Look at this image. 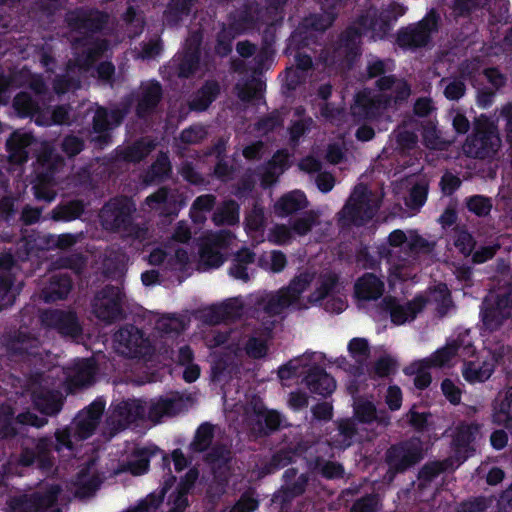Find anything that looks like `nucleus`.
Listing matches in <instances>:
<instances>
[{"label": "nucleus", "instance_id": "nucleus-1", "mask_svg": "<svg viewBox=\"0 0 512 512\" xmlns=\"http://www.w3.org/2000/svg\"><path fill=\"white\" fill-rule=\"evenodd\" d=\"M424 442L419 436H412L390 445L384 454L387 476L393 479L420 463L424 458Z\"/></svg>", "mask_w": 512, "mask_h": 512}, {"label": "nucleus", "instance_id": "nucleus-2", "mask_svg": "<svg viewBox=\"0 0 512 512\" xmlns=\"http://www.w3.org/2000/svg\"><path fill=\"white\" fill-rule=\"evenodd\" d=\"M497 128L488 117L482 115L474 122L473 132L463 145L465 154L476 159L493 157L499 147Z\"/></svg>", "mask_w": 512, "mask_h": 512}, {"label": "nucleus", "instance_id": "nucleus-3", "mask_svg": "<svg viewBox=\"0 0 512 512\" xmlns=\"http://www.w3.org/2000/svg\"><path fill=\"white\" fill-rule=\"evenodd\" d=\"M8 355L15 361L36 367L44 362V349L40 339L30 332L15 330L4 338Z\"/></svg>", "mask_w": 512, "mask_h": 512}, {"label": "nucleus", "instance_id": "nucleus-4", "mask_svg": "<svg viewBox=\"0 0 512 512\" xmlns=\"http://www.w3.org/2000/svg\"><path fill=\"white\" fill-rule=\"evenodd\" d=\"M135 204L127 197H114L100 210L101 226L110 232L132 233L135 229L133 213Z\"/></svg>", "mask_w": 512, "mask_h": 512}, {"label": "nucleus", "instance_id": "nucleus-5", "mask_svg": "<svg viewBox=\"0 0 512 512\" xmlns=\"http://www.w3.org/2000/svg\"><path fill=\"white\" fill-rule=\"evenodd\" d=\"M65 21L68 27L83 36L76 43L86 41L87 37L102 33L108 25L109 14L93 7L80 6L67 12Z\"/></svg>", "mask_w": 512, "mask_h": 512}, {"label": "nucleus", "instance_id": "nucleus-6", "mask_svg": "<svg viewBox=\"0 0 512 512\" xmlns=\"http://www.w3.org/2000/svg\"><path fill=\"white\" fill-rule=\"evenodd\" d=\"M130 111V102H122L118 107L107 109L98 107L92 120L91 142L97 149H104L112 143L110 131L118 127Z\"/></svg>", "mask_w": 512, "mask_h": 512}, {"label": "nucleus", "instance_id": "nucleus-7", "mask_svg": "<svg viewBox=\"0 0 512 512\" xmlns=\"http://www.w3.org/2000/svg\"><path fill=\"white\" fill-rule=\"evenodd\" d=\"M439 16L430 13L415 24L401 27L396 33L395 43L403 50L415 51L426 47L432 40V34L438 31Z\"/></svg>", "mask_w": 512, "mask_h": 512}, {"label": "nucleus", "instance_id": "nucleus-8", "mask_svg": "<svg viewBox=\"0 0 512 512\" xmlns=\"http://www.w3.org/2000/svg\"><path fill=\"white\" fill-rule=\"evenodd\" d=\"M370 197L364 186H357L338 213V225L341 228L360 227L374 216Z\"/></svg>", "mask_w": 512, "mask_h": 512}, {"label": "nucleus", "instance_id": "nucleus-9", "mask_svg": "<svg viewBox=\"0 0 512 512\" xmlns=\"http://www.w3.org/2000/svg\"><path fill=\"white\" fill-rule=\"evenodd\" d=\"M396 21L397 16L393 10H379L374 6L361 11L356 17V24L361 26L362 32L373 42L387 39Z\"/></svg>", "mask_w": 512, "mask_h": 512}, {"label": "nucleus", "instance_id": "nucleus-10", "mask_svg": "<svg viewBox=\"0 0 512 512\" xmlns=\"http://www.w3.org/2000/svg\"><path fill=\"white\" fill-rule=\"evenodd\" d=\"M113 340L121 348V353L128 358L141 359L152 352L149 338L143 330L133 324H126L119 328Z\"/></svg>", "mask_w": 512, "mask_h": 512}, {"label": "nucleus", "instance_id": "nucleus-11", "mask_svg": "<svg viewBox=\"0 0 512 512\" xmlns=\"http://www.w3.org/2000/svg\"><path fill=\"white\" fill-rule=\"evenodd\" d=\"M512 315V299L509 294H497L485 298L480 306L481 322L485 330L494 332Z\"/></svg>", "mask_w": 512, "mask_h": 512}, {"label": "nucleus", "instance_id": "nucleus-12", "mask_svg": "<svg viewBox=\"0 0 512 512\" xmlns=\"http://www.w3.org/2000/svg\"><path fill=\"white\" fill-rule=\"evenodd\" d=\"M469 333H460L456 339L448 342L445 346L437 349L429 357L421 360L420 365L424 369L442 368L451 362L459 353L465 356H472L475 353V347L468 340Z\"/></svg>", "mask_w": 512, "mask_h": 512}, {"label": "nucleus", "instance_id": "nucleus-13", "mask_svg": "<svg viewBox=\"0 0 512 512\" xmlns=\"http://www.w3.org/2000/svg\"><path fill=\"white\" fill-rule=\"evenodd\" d=\"M426 305L427 299L422 295H417L404 304H401L396 297L387 295L380 303L381 309L389 314L391 322L397 326L416 319Z\"/></svg>", "mask_w": 512, "mask_h": 512}, {"label": "nucleus", "instance_id": "nucleus-14", "mask_svg": "<svg viewBox=\"0 0 512 512\" xmlns=\"http://www.w3.org/2000/svg\"><path fill=\"white\" fill-rule=\"evenodd\" d=\"M54 440L52 436L46 435L35 440L33 447L22 446L18 464L23 467H30L37 464L42 470H50L54 466Z\"/></svg>", "mask_w": 512, "mask_h": 512}, {"label": "nucleus", "instance_id": "nucleus-15", "mask_svg": "<svg viewBox=\"0 0 512 512\" xmlns=\"http://www.w3.org/2000/svg\"><path fill=\"white\" fill-rule=\"evenodd\" d=\"M42 323L65 337L77 338L82 334V326L73 310L48 309L41 315Z\"/></svg>", "mask_w": 512, "mask_h": 512}, {"label": "nucleus", "instance_id": "nucleus-16", "mask_svg": "<svg viewBox=\"0 0 512 512\" xmlns=\"http://www.w3.org/2000/svg\"><path fill=\"white\" fill-rule=\"evenodd\" d=\"M60 493V486L53 484L44 491L13 498L9 503V507L12 511L25 508L30 512H46L49 508L56 505Z\"/></svg>", "mask_w": 512, "mask_h": 512}, {"label": "nucleus", "instance_id": "nucleus-17", "mask_svg": "<svg viewBox=\"0 0 512 512\" xmlns=\"http://www.w3.org/2000/svg\"><path fill=\"white\" fill-rule=\"evenodd\" d=\"M99 301L93 305L96 317L106 323H113L123 316L122 297L119 288L108 285L101 292Z\"/></svg>", "mask_w": 512, "mask_h": 512}, {"label": "nucleus", "instance_id": "nucleus-18", "mask_svg": "<svg viewBox=\"0 0 512 512\" xmlns=\"http://www.w3.org/2000/svg\"><path fill=\"white\" fill-rule=\"evenodd\" d=\"M282 480L283 484L275 493V499L281 504H289L306 492L310 477L308 473L298 475V469L291 467L284 471Z\"/></svg>", "mask_w": 512, "mask_h": 512}, {"label": "nucleus", "instance_id": "nucleus-19", "mask_svg": "<svg viewBox=\"0 0 512 512\" xmlns=\"http://www.w3.org/2000/svg\"><path fill=\"white\" fill-rule=\"evenodd\" d=\"M252 409L255 416L253 431L258 436H270L281 428L283 417L278 411L268 409L261 401L255 402Z\"/></svg>", "mask_w": 512, "mask_h": 512}, {"label": "nucleus", "instance_id": "nucleus-20", "mask_svg": "<svg viewBox=\"0 0 512 512\" xmlns=\"http://www.w3.org/2000/svg\"><path fill=\"white\" fill-rule=\"evenodd\" d=\"M302 383L312 394L320 395L324 398L330 396L336 389L335 379L327 373L325 368L314 364L306 371Z\"/></svg>", "mask_w": 512, "mask_h": 512}, {"label": "nucleus", "instance_id": "nucleus-21", "mask_svg": "<svg viewBox=\"0 0 512 512\" xmlns=\"http://www.w3.org/2000/svg\"><path fill=\"white\" fill-rule=\"evenodd\" d=\"M73 279L68 273H55L42 288L41 296L45 303L65 300L73 289Z\"/></svg>", "mask_w": 512, "mask_h": 512}, {"label": "nucleus", "instance_id": "nucleus-22", "mask_svg": "<svg viewBox=\"0 0 512 512\" xmlns=\"http://www.w3.org/2000/svg\"><path fill=\"white\" fill-rule=\"evenodd\" d=\"M365 33L361 26L356 24V19L349 24L338 36L337 47L342 50L345 57L354 60L362 53V38Z\"/></svg>", "mask_w": 512, "mask_h": 512}, {"label": "nucleus", "instance_id": "nucleus-23", "mask_svg": "<svg viewBox=\"0 0 512 512\" xmlns=\"http://www.w3.org/2000/svg\"><path fill=\"white\" fill-rule=\"evenodd\" d=\"M200 42L198 38L194 44L190 43L183 54L174 60L173 69L179 78L188 79L197 72L201 60Z\"/></svg>", "mask_w": 512, "mask_h": 512}, {"label": "nucleus", "instance_id": "nucleus-24", "mask_svg": "<svg viewBox=\"0 0 512 512\" xmlns=\"http://www.w3.org/2000/svg\"><path fill=\"white\" fill-rule=\"evenodd\" d=\"M163 97V89L158 81H151L141 90L136 105V115L144 119L154 113Z\"/></svg>", "mask_w": 512, "mask_h": 512}, {"label": "nucleus", "instance_id": "nucleus-25", "mask_svg": "<svg viewBox=\"0 0 512 512\" xmlns=\"http://www.w3.org/2000/svg\"><path fill=\"white\" fill-rule=\"evenodd\" d=\"M353 419L362 424L376 422L381 426H388L391 421L389 413L385 410H377L375 404L369 400H358L353 406Z\"/></svg>", "mask_w": 512, "mask_h": 512}, {"label": "nucleus", "instance_id": "nucleus-26", "mask_svg": "<svg viewBox=\"0 0 512 512\" xmlns=\"http://www.w3.org/2000/svg\"><path fill=\"white\" fill-rule=\"evenodd\" d=\"M34 142V136L29 132L19 130L11 133L6 141V150L9 159L16 164H23L28 160V147Z\"/></svg>", "mask_w": 512, "mask_h": 512}, {"label": "nucleus", "instance_id": "nucleus-27", "mask_svg": "<svg viewBox=\"0 0 512 512\" xmlns=\"http://www.w3.org/2000/svg\"><path fill=\"white\" fill-rule=\"evenodd\" d=\"M254 305L258 310H262L268 316L275 317L293 305V303L283 290L279 289L275 293L257 296Z\"/></svg>", "mask_w": 512, "mask_h": 512}, {"label": "nucleus", "instance_id": "nucleus-28", "mask_svg": "<svg viewBox=\"0 0 512 512\" xmlns=\"http://www.w3.org/2000/svg\"><path fill=\"white\" fill-rule=\"evenodd\" d=\"M221 87L218 81L209 79L193 94L189 101V108L192 111H206L210 105L218 98Z\"/></svg>", "mask_w": 512, "mask_h": 512}, {"label": "nucleus", "instance_id": "nucleus-29", "mask_svg": "<svg viewBox=\"0 0 512 512\" xmlns=\"http://www.w3.org/2000/svg\"><path fill=\"white\" fill-rule=\"evenodd\" d=\"M156 454H164L161 449L154 446L137 448L133 451L134 459L122 465L121 471L129 472L133 476H141L148 472L150 467V459Z\"/></svg>", "mask_w": 512, "mask_h": 512}, {"label": "nucleus", "instance_id": "nucleus-30", "mask_svg": "<svg viewBox=\"0 0 512 512\" xmlns=\"http://www.w3.org/2000/svg\"><path fill=\"white\" fill-rule=\"evenodd\" d=\"M34 408L45 416L57 415L63 407V397L55 390H41L32 395Z\"/></svg>", "mask_w": 512, "mask_h": 512}, {"label": "nucleus", "instance_id": "nucleus-31", "mask_svg": "<svg viewBox=\"0 0 512 512\" xmlns=\"http://www.w3.org/2000/svg\"><path fill=\"white\" fill-rule=\"evenodd\" d=\"M255 261L256 253L248 247H242L233 254L228 274L234 279L247 282L250 279L248 267Z\"/></svg>", "mask_w": 512, "mask_h": 512}, {"label": "nucleus", "instance_id": "nucleus-32", "mask_svg": "<svg viewBox=\"0 0 512 512\" xmlns=\"http://www.w3.org/2000/svg\"><path fill=\"white\" fill-rule=\"evenodd\" d=\"M494 371L497 368L507 377L512 376V346L496 343L484 352Z\"/></svg>", "mask_w": 512, "mask_h": 512}, {"label": "nucleus", "instance_id": "nucleus-33", "mask_svg": "<svg viewBox=\"0 0 512 512\" xmlns=\"http://www.w3.org/2000/svg\"><path fill=\"white\" fill-rule=\"evenodd\" d=\"M358 428L353 418H342L337 421V431L331 436V446L345 450L352 446L357 438Z\"/></svg>", "mask_w": 512, "mask_h": 512}, {"label": "nucleus", "instance_id": "nucleus-34", "mask_svg": "<svg viewBox=\"0 0 512 512\" xmlns=\"http://www.w3.org/2000/svg\"><path fill=\"white\" fill-rule=\"evenodd\" d=\"M383 292V281L373 273H364L355 283V294L361 300H377Z\"/></svg>", "mask_w": 512, "mask_h": 512}, {"label": "nucleus", "instance_id": "nucleus-35", "mask_svg": "<svg viewBox=\"0 0 512 512\" xmlns=\"http://www.w3.org/2000/svg\"><path fill=\"white\" fill-rule=\"evenodd\" d=\"M309 205L304 192L294 190L281 196L275 203V211L280 217H287L306 209Z\"/></svg>", "mask_w": 512, "mask_h": 512}, {"label": "nucleus", "instance_id": "nucleus-36", "mask_svg": "<svg viewBox=\"0 0 512 512\" xmlns=\"http://www.w3.org/2000/svg\"><path fill=\"white\" fill-rule=\"evenodd\" d=\"M493 373L492 364L484 354L481 360L464 362L462 368V376L470 384L484 383Z\"/></svg>", "mask_w": 512, "mask_h": 512}, {"label": "nucleus", "instance_id": "nucleus-37", "mask_svg": "<svg viewBox=\"0 0 512 512\" xmlns=\"http://www.w3.org/2000/svg\"><path fill=\"white\" fill-rule=\"evenodd\" d=\"M197 0H169L164 10L163 17L169 27H176L190 16Z\"/></svg>", "mask_w": 512, "mask_h": 512}, {"label": "nucleus", "instance_id": "nucleus-38", "mask_svg": "<svg viewBox=\"0 0 512 512\" xmlns=\"http://www.w3.org/2000/svg\"><path fill=\"white\" fill-rule=\"evenodd\" d=\"M78 44L86 48L78 55L77 61L80 65L87 67L100 59L109 49V41L105 38L87 37L86 41Z\"/></svg>", "mask_w": 512, "mask_h": 512}, {"label": "nucleus", "instance_id": "nucleus-39", "mask_svg": "<svg viewBox=\"0 0 512 512\" xmlns=\"http://www.w3.org/2000/svg\"><path fill=\"white\" fill-rule=\"evenodd\" d=\"M309 469L312 473L327 480L341 479L345 474L344 466L341 463L326 460L321 456H316L309 462Z\"/></svg>", "mask_w": 512, "mask_h": 512}, {"label": "nucleus", "instance_id": "nucleus-40", "mask_svg": "<svg viewBox=\"0 0 512 512\" xmlns=\"http://www.w3.org/2000/svg\"><path fill=\"white\" fill-rule=\"evenodd\" d=\"M85 211L83 200L74 199L61 202L51 211V219L54 221L70 222L79 219Z\"/></svg>", "mask_w": 512, "mask_h": 512}, {"label": "nucleus", "instance_id": "nucleus-41", "mask_svg": "<svg viewBox=\"0 0 512 512\" xmlns=\"http://www.w3.org/2000/svg\"><path fill=\"white\" fill-rule=\"evenodd\" d=\"M180 410V402L173 398L160 397L152 402L147 411V417L154 423H159L163 416H174Z\"/></svg>", "mask_w": 512, "mask_h": 512}, {"label": "nucleus", "instance_id": "nucleus-42", "mask_svg": "<svg viewBox=\"0 0 512 512\" xmlns=\"http://www.w3.org/2000/svg\"><path fill=\"white\" fill-rule=\"evenodd\" d=\"M313 279L314 275L312 273L304 271L294 276L289 284L281 289L291 299L292 303L295 304L299 301L302 293L311 285Z\"/></svg>", "mask_w": 512, "mask_h": 512}, {"label": "nucleus", "instance_id": "nucleus-43", "mask_svg": "<svg viewBox=\"0 0 512 512\" xmlns=\"http://www.w3.org/2000/svg\"><path fill=\"white\" fill-rule=\"evenodd\" d=\"M123 421H129V426L137 420L145 418L146 408L138 401H122L113 410Z\"/></svg>", "mask_w": 512, "mask_h": 512}, {"label": "nucleus", "instance_id": "nucleus-44", "mask_svg": "<svg viewBox=\"0 0 512 512\" xmlns=\"http://www.w3.org/2000/svg\"><path fill=\"white\" fill-rule=\"evenodd\" d=\"M411 95V86L405 79H398L391 94L378 95V102L385 108L392 105H400L408 100Z\"/></svg>", "mask_w": 512, "mask_h": 512}, {"label": "nucleus", "instance_id": "nucleus-45", "mask_svg": "<svg viewBox=\"0 0 512 512\" xmlns=\"http://www.w3.org/2000/svg\"><path fill=\"white\" fill-rule=\"evenodd\" d=\"M492 421L505 426L512 422V386L507 389L503 399L493 404Z\"/></svg>", "mask_w": 512, "mask_h": 512}, {"label": "nucleus", "instance_id": "nucleus-46", "mask_svg": "<svg viewBox=\"0 0 512 512\" xmlns=\"http://www.w3.org/2000/svg\"><path fill=\"white\" fill-rule=\"evenodd\" d=\"M12 106L20 118L32 117L40 110L38 101L25 91L16 94Z\"/></svg>", "mask_w": 512, "mask_h": 512}, {"label": "nucleus", "instance_id": "nucleus-47", "mask_svg": "<svg viewBox=\"0 0 512 512\" xmlns=\"http://www.w3.org/2000/svg\"><path fill=\"white\" fill-rule=\"evenodd\" d=\"M429 192V184L425 180L417 181L410 188L405 197V205L413 211H419L426 203Z\"/></svg>", "mask_w": 512, "mask_h": 512}, {"label": "nucleus", "instance_id": "nucleus-48", "mask_svg": "<svg viewBox=\"0 0 512 512\" xmlns=\"http://www.w3.org/2000/svg\"><path fill=\"white\" fill-rule=\"evenodd\" d=\"M378 105H383L378 102V96L372 99L365 94H357L352 113L362 119H373L377 116Z\"/></svg>", "mask_w": 512, "mask_h": 512}, {"label": "nucleus", "instance_id": "nucleus-49", "mask_svg": "<svg viewBox=\"0 0 512 512\" xmlns=\"http://www.w3.org/2000/svg\"><path fill=\"white\" fill-rule=\"evenodd\" d=\"M214 439V425L209 422L201 423L194 435V439L190 444L193 452L202 453L207 451L212 445Z\"/></svg>", "mask_w": 512, "mask_h": 512}, {"label": "nucleus", "instance_id": "nucleus-50", "mask_svg": "<svg viewBox=\"0 0 512 512\" xmlns=\"http://www.w3.org/2000/svg\"><path fill=\"white\" fill-rule=\"evenodd\" d=\"M338 276L336 274H325L321 277L319 285L308 296V302L312 305L321 303L325 300L337 287Z\"/></svg>", "mask_w": 512, "mask_h": 512}, {"label": "nucleus", "instance_id": "nucleus-51", "mask_svg": "<svg viewBox=\"0 0 512 512\" xmlns=\"http://www.w3.org/2000/svg\"><path fill=\"white\" fill-rule=\"evenodd\" d=\"M296 457L297 453L293 448L279 449L271 456L270 461L264 465L263 470L267 474L274 473L295 462Z\"/></svg>", "mask_w": 512, "mask_h": 512}, {"label": "nucleus", "instance_id": "nucleus-52", "mask_svg": "<svg viewBox=\"0 0 512 512\" xmlns=\"http://www.w3.org/2000/svg\"><path fill=\"white\" fill-rule=\"evenodd\" d=\"M126 270L125 255L112 251L103 260L104 275L111 279H118Z\"/></svg>", "mask_w": 512, "mask_h": 512}, {"label": "nucleus", "instance_id": "nucleus-53", "mask_svg": "<svg viewBox=\"0 0 512 512\" xmlns=\"http://www.w3.org/2000/svg\"><path fill=\"white\" fill-rule=\"evenodd\" d=\"M242 305L236 301L223 302L220 305L213 306L210 309V320L214 323H220L223 320L236 318L241 315Z\"/></svg>", "mask_w": 512, "mask_h": 512}, {"label": "nucleus", "instance_id": "nucleus-54", "mask_svg": "<svg viewBox=\"0 0 512 512\" xmlns=\"http://www.w3.org/2000/svg\"><path fill=\"white\" fill-rule=\"evenodd\" d=\"M319 224V215L314 210L305 211L300 217L290 222L293 233L299 236L307 235L314 226Z\"/></svg>", "mask_w": 512, "mask_h": 512}, {"label": "nucleus", "instance_id": "nucleus-55", "mask_svg": "<svg viewBox=\"0 0 512 512\" xmlns=\"http://www.w3.org/2000/svg\"><path fill=\"white\" fill-rule=\"evenodd\" d=\"M218 225H234L239 221V205L236 201L230 200L219 208L213 216Z\"/></svg>", "mask_w": 512, "mask_h": 512}, {"label": "nucleus", "instance_id": "nucleus-56", "mask_svg": "<svg viewBox=\"0 0 512 512\" xmlns=\"http://www.w3.org/2000/svg\"><path fill=\"white\" fill-rule=\"evenodd\" d=\"M479 426L475 423L461 424L457 427L453 438L457 449H467L475 441Z\"/></svg>", "mask_w": 512, "mask_h": 512}, {"label": "nucleus", "instance_id": "nucleus-57", "mask_svg": "<svg viewBox=\"0 0 512 512\" xmlns=\"http://www.w3.org/2000/svg\"><path fill=\"white\" fill-rule=\"evenodd\" d=\"M96 374L95 363L91 359H82L76 365L73 382L78 386H88L93 383Z\"/></svg>", "mask_w": 512, "mask_h": 512}, {"label": "nucleus", "instance_id": "nucleus-58", "mask_svg": "<svg viewBox=\"0 0 512 512\" xmlns=\"http://www.w3.org/2000/svg\"><path fill=\"white\" fill-rule=\"evenodd\" d=\"M465 206L477 217H486L490 214L493 204L491 198L476 194L465 198Z\"/></svg>", "mask_w": 512, "mask_h": 512}, {"label": "nucleus", "instance_id": "nucleus-59", "mask_svg": "<svg viewBox=\"0 0 512 512\" xmlns=\"http://www.w3.org/2000/svg\"><path fill=\"white\" fill-rule=\"evenodd\" d=\"M16 299L14 277L10 273L0 274V311L13 305Z\"/></svg>", "mask_w": 512, "mask_h": 512}, {"label": "nucleus", "instance_id": "nucleus-60", "mask_svg": "<svg viewBox=\"0 0 512 512\" xmlns=\"http://www.w3.org/2000/svg\"><path fill=\"white\" fill-rule=\"evenodd\" d=\"M99 423L100 421L95 417L79 412L75 418V435L79 439L85 440L94 434Z\"/></svg>", "mask_w": 512, "mask_h": 512}, {"label": "nucleus", "instance_id": "nucleus-61", "mask_svg": "<svg viewBox=\"0 0 512 512\" xmlns=\"http://www.w3.org/2000/svg\"><path fill=\"white\" fill-rule=\"evenodd\" d=\"M284 123L283 114L279 110H273L265 116L259 118V120L255 124V128L257 131L262 132L263 134H268L270 132L275 131L278 128H281Z\"/></svg>", "mask_w": 512, "mask_h": 512}, {"label": "nucleus", "instance_id": "nucleus-62", "mask_svg": "<svg viewBox=\"0 0 512 512\" xmlns=\"http://www.w3.org/2000/svg\"><path fill=\"white\" fill-rule=\"evenodd\" d=\"M199 256L202 264L208 268H218L225 261L224 255L211 243L201 246Z\"/></svg>", "mask_w": 512, "mask_h": 512}, {"label": "nucleus", "instance_id": "nucleus-63", "mask_svg": "<svg viewBox=\"0 0 512 512\" xmlns=\"http://www.w3.org/2000/svg\"><path fill=\"white\" fill-rule=\"evenodd\" d=\"M16 198L11 195L0 196V220L8 225L15 222L18 210Z\"/></svg>", "mask_w": 512, "mask_h": 512}, {"label": "nucleus", "instance_id": "nucleus-64", "mask_svg": "<svg viewBox=\"0 0 512 512\" xmlns=\"http://www.w3.org/2000/svg\"><path fill=\"white\" fill-rule=\"evenodd\" d=\"M259 507V501L254 497V491H245L229 512H254Z\"/></svg>", "mask_w": 512, "mask_h": 512}]
</instances>
